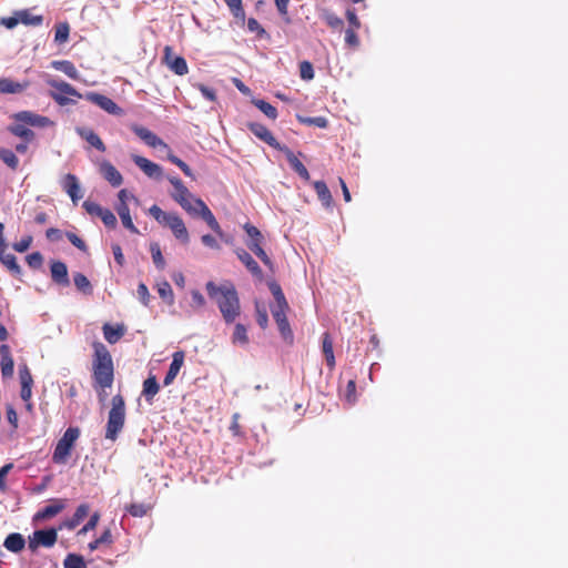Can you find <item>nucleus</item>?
<instances>
[{
    "label": "nucleus",
    "mask_w": 568,
    "mask_h": 568,
    "mask_svg": "<svg viewBox=\"0 0 568 568\" xmlns=\"http://www.w3.org/2000/svg\"><path fill=\"white\" fill-rule=\"evenodd\" d=\"M168 68L178 75H185L189 72L186 60L183 57H174Z\"/></svg>",
    "instance_id": "obj_38"
},
{
    "label": "nucleus",
    "mask_w": 568,
    "mask_h": 568,
    "mask_svg": "<svg viewBox=\"0 0 568 568\" xmlns=\"http://www.w3.org/2000/svg\"><path fill=\"white\" fill-rule=\"evenodd\" d=\"M226 6L229 7L231 13L236 20H240L242 23L245 21V11L243 8L242 0H224Z\"/></svg>",
    "instance_id": "obj_35"
},
{
    "label": "nucleus",
    "mask_w": 568,
    "mask_h": 568,
    "mask_svg": "<svg viewBox=\"0 0 568 568\" xmlns=\"http://www.w3.org/2000/svg\"><path fill=\"white\" fill-rule=\"evenodd\" d=\"M281 151L284 152L287 161L290 162L291 166L297 174H301L304 171V169H306L305 165L297 159V156L287 146H284Z\"/></svg>",
    "instance_id": "obj_41"
},
{
    "label": "nucleus",
    "mask_w": 568,
    "mask_h": 568,
    "mask_svg": "<svg viewBox=\"0 0 568 568\" xmlns=\"http://www.w3.org/2000/svg\"><path fill=\"white\" fill-rule=\"evenodd\" d=\"M125 424V402L122 395L116 394L112 397L111 409L109 410L105 427L106 439L114 442L122 432Z\"/></svg>",
    "instance_id": "obj_4"
},
{
    "label": "nucleus",
    "mask_w": 568,
    "mask_h": 568,
    "mask_svg": "<svg viewBox=\"0 0 568 568\" xmlns=\"http://www.w3.org/2000/svg\"><path fill=\"white\" fill-rule=\"evenodd\" d=\"M58 539V532L54 528L36 530L31 537H29V549L34 552L39 546L50 548L54 546Z\"/></svg>",
    "instance_id": "obj_9"
},
{
    "label": "nucleus",
    "mask_w": 568,
    "mask_h": 568,
    "mask_svg": "<svg viewBox=\"0 0 568 568\" xmlns=\"http://www.w3.org/2000/svg\"><path fill=\"white\" fill-rule=\"evenodd\" d=\"M247 29L250 32L255 33L257 38H264L267 34L265 29L260 24V22L255 18H250L247 20Z\"/></svg>",
    "instance_id": "obj_54"
},
{
    "label": "nucleus",
    "mask_w": 568,
    "mask_h": 568,
    "mask_svg": "<svg viewBox=\"0 0 568 568\" xmlns=\"http://www.w3.org/2000/svg\"><path fill=\"white\" fill-rule=\"evenodd\" d=\"M158 293L160 297L168 303H173V291L169 282L164 281L158 284Z\"/></svg>",
    "instance_id": "obj_48"
},
{
    "label": "nucleus",
    "mask_w": 568,
    "mask_h": 568,
    "mask_svg": "<svg viewBox=\"0 0 568 568\" xmlns=\"http://www.w3.org/2000/svg\"><path fill=\"white\" fill-rule=\"evenodd\" d=\"M13 468V464H6L0 468V491L7 490V475Z\"/></svg>",
    "instance_id": "obj_62"
},
{
    "label": "nucleus",
    "mask_w": 568,
    "mask_h": 568,
    "mask_svg": "<svg viewBox=\"0 0 568 568\" xmlns=\"http://www.w3.org/2000/svg\"><path fill=\"white\" fill-rule=\"evenodd\" d=\"M150 252H151L154 265L159 270H164V267H165V260H164V257L162 255L161 247H160L159 243H151Z\"/></svg>",
    "instance_id": "obj_44"
},
{
    "label": "nucleus",
    "mask_w": 568,
    "mask_h": 568,
    "mask_svg": "<svg viewBox=\"0 0 568 568\" xmlns=\"http://www.w3.org/2000/svg\"><path fill=\"white\" fill-rule=\"evenodd\" d=\"M0 159L12 170H16L19 165V159L9 149L0 148Z\"/></svg>",
    "instance_id": "obj_42"
},
{
    "label": "nucleus",
    "mask_w": 568,
    "mask_h": 568,
    "mask_svg": "<svg viewBox=\"0 0 568 568\" xmlns=\"http://www.w3.org/2000/svg\"><path fill=\"white\" fill-rule=\"evenodd\" d=\"M149 507L144 504H131L126 507V511L133 517H143L146 515Z\"/></svg>",
    "instance_id": "obj_53"
},
{
    "label": "nucleus",
    "mask_w": 568,
    "mask_h": 568,
    "mask_svg": "<svg viewBox=\"0 0 568 568\" xmlns=\"http://www.w3.org/2000/svg\"><path fill=\"white\" fill-rule=\"evenodd\" d=\"M99 172L113 187H118L123 183L122 174L109 161H102L100 163Z\"/></svg>",
    "instance_id": "obj_18"
},
{
    "label": "nucleus",
    "mask_w": 568,
    "mask_h": 568,
    "mask_svg": "<svg viewBox=\"0 0 568 568\" xmlns=\"http://www.w3.org/2000/svg\"><path fill=\"white\" fill-rule=\"evenodd\" d=\"M115 211L119 214L123 226L128 229L130 232L138 234L139 230L133 224L128 203L118 204L115 206Z\"/></svg>",
    "instance_id": "obj_27"
},
{
    "label": "nucleus",
    "mask_w": 568,
    "mask_h": 568,
    "mask_svg": "<svg viewBox=\"0 0 568 568\" xmlns=\"http://www.w3.org/2000/svg\"><path fill=\"white\" fill-rule=\"evenodd\" d=\"M169 181L174 187V191L171 193V196L176 203L184 200L191 194L189 189L183 184V182L178 176L169 178Z\"/></svg>",
    "instance_id": "obj_29"
},
{
    "label": "nucleus",
    "mask_w": 568,
    "mask_h": 568,
    "mask_svg": "<svg viewBox=\"0 0 568 568\" xmlns=\"http://www.w3.org/2000/svg\"><path fill=\"white\" fill-rule=\"evenodd\" d=\"M252 103L262 111L268 119L275 120L278 115L277 110L275 106H273L271 103L264 101V100H253Z\"/></svg>",
    "instance_id": "obj_37"
},
{
    "label": "nucleus",
    "mask_w": 568,
    "mask_h": 568,
    "mask_svg": "<svg viewBox=\"0 0 568 568\" xmlns=\"http://www.w3.org/2000/svg\"><path fill=\"white\" fill-rule=\"evenodd\" d=\"M63 566L64 568H88L83 557L77 554L67 555Z\"/></svg>",
    "instance_id": "obj_46"
},
{
    "label": "nucleus",
    "mask_w": 568,
    "mask_h": 568,
    "mask_svg": "<svg viewBox=\"0 0 568 568\" xmlns=\"http://www.w3.org/2000/svg\"><path fill=\"white\" fill-rule=\"evenodd\" d=\"M19 378L21 386H32L33 378L31 372L27 365H23L19 368Z\"/></svg>",
    "instance_id": "obj_55"
},
{
    "label": "nucleus",
    "mask_w": 568,
    "mask_h": 568,
    "mask_svg": "<svg viewBox=\"0 0 568 568\" xmlns=\"http://www.w3.org/2000/svg\"><path fill=\"white\" fill-rule=\"evenodd\" d=\"M0 262L10 271V273L14 276L21 275V267L17 262V257L11 253H6V251L0 252Z\"/></svg>",
    "instance_id": "obj_31"
},
{
    "label": "nucleus",
    "mask_w": 568,
    "mask_h": 568,
    "mask_svg": "<svg viewBox=\"0 0 568 568\" xmlns=\"http://www.w3.org/2000/svg\"><path fill=\"white\" fill-rule=\"evenodd\" d=\"M48 84L54 89L50 92V97L61 106L74 103L68 97L82 98V94L77 91L74 87L64 81L48 80Z\"/></svg>",
    "instance_id": "obj_8"
},
{
    "label": "nucleus",
    "mask_w": 568,
    "mask_h": 568,
    "mask_svg": "<svg viewBox=\"0 0 568 568\" xmlns=\"http://www.w3.org/2000/svg\"><path fill=\"white\" fill-rule=\"evenodd\" d=\"M92 378L93 387L100 400L106 397L105 389L111 388L114 382V365L111 353L101 342H93Z\"/></svg>",
    "instance_id": "obj_1"
},
{
    "label": "nucleus",
    "mask_w": 568,
    "mask_h": 568,
    "mask_svg": "<svg viewBox=\"0 0 568 568\" xmlns=\"http://www.w3.org/2000/svg\"><path fill=\"white\" fill-rule=\"evenodd\" d=\"M9 131L27 142L31 141L34 136V132L22 124H14L9 126Z\"/></svg>",
    "instance_id": "obj_40"
},
{
    "label": "nucleus",
    "mask_w": 568,
    "mask_h": 568,
    "mask_svg": "<svg viewBox=\"0 0 568 568\" xmlns=\"http://www.w3.org/2000/svg\"><path fill=\"white\" fill-rule=\"evenodd\" d=\"M322 349L327 366L333 369L335 367V356L333 351V342L328 333H324L322 337Z\"/></svg>",
    "instance_id": "obj_30"
},
{
    "label": "nucleus",
    "mask_w": 568,
    "mask_h": 568,
    "mask_svg": "<svg viewBox=\"0 0 568 568\" xmlns=\"http://www.w3.org/2000/svg\"><path fill=\"white\" fill-rule=\"evenodd\" d=\"M89 511L90 506L88 504H81L77 507L73 517L81 523L89 515Z\"/></svg>",
    "instance_id": "obj_63"
},
{
    "label": "nucleus",
    "mask_w": 568,
    "mask_h": 568,
    "mask_svg": "<svg viewBox=\"0 0 568 568\" xmlns=\"http://www.w3.org/2000/svg\"><path fill=\"white\" fill-rule=\"evenodd\" d=\"M3 546L11 552H20L26 546V539L21 534L12 532L6 537Z\"/></svg>",
    "instance_id": "obj_25"
},
{
    "label": "nucleus",
    "mask_w": 568,
    "mask_h": 568,
    "mask_svg": "<svg viewBox=\"0 0 568 568\" xmlns=\"http://www.w3.org/2000/svg\"><path fill=\"white\" fill-rule=\"evenodd\" d=\"M102 331L105 341L110 344H115L124 336L126 327L124 324H116L115 326H112L111 324L105 323L102 326Z\"/></svg>",
    "instance_id": "obj_22"
},
{
    "label": "nucleus",
    "mask_w": 568,
    "mask_h": 568,
    "mask_svg": "<svg viewBox=\"0 0 568 568\" xmlns=\"http://www.w3.org/2000/svg\"><path fill=\"white\" fill-rule=\"evenodd\" d=\"M73 283L80 292L88 294V295L92 294V291H93L92 285L84 274L75 273L73 275Z\"/></svg>",
    "instance_id": "obj_36"
},
{
    "label": "nucleus",
    "mask_w": 568,
    "mask_h": 568,
    "mask_svg": "<svg viewBox=\"0 0 568 568\" xmlns=\"http://www.w3.org/2000/svg\"><path fill=\"white\" fill-rule=\"evenodd\" d=\"M79 427H69L58 440L55 448L52 454V460L54 464H65L71 456L72 449L75 442L80 437Z\"/></svg>",
    "instance_id": "obj_6"
},
{
    "label": "nucleus",
    "mask_w": 568,
    "mask_h": 568,
    "mask_svg": "<svg viewBox=\"0 0 568 568\" xmlns=\"http://www.w3.org/2000/svg\"><path fill=\"white\" fill-rule=\"evenodd\" d=\"M132 161L149 178H152V179H161L162 178L163 170L159 164L150 161L149 159H146L144 156L136 155V154L132 155Z\"/></svg>",
    "instance_id": "obj_13"
},
{
    "label": "nucleus",
    "mask_w": 568,
    "mask_h": 568,
    "mask_svg": "<svg viewBox=\"0 0 568 568\" xmlns=\"http://www.w3.org/2000/svg\"><path fill=\"white\" fill-rule=\"evenodd\" d=\"M235 254L237 258L245 265L247 271L258 281H262L264 275L263 271L252 255L244 248H236Z\"/></svg>",
    "instance_id": "obj_15"
},
{
    "label": "nucleus",
    "mask_w": 568,
    "mask_h": 568,
    "mask_svg": "<svg viewBox=\"0 0 568 568\" xmlns=\"http://www.w3.org/2000/svg\"><path fill=\"white\" fill-rule=\"evenodd\" d=\"M32 241H33L32 236L27 235V236L22 237L19 242L13 243L12 247L14 251H17L19 253H23L29 250V247L32 244Z\"/></svg>",
    "instance_id": "obj_58"
},
{
    "label": "nucleus",
    "mask_w": 568,
    "mask_h": 568,
    "mask_svg": "<svg viewBox=\"0 0 568 568\" xmlns=\"http://www.w3.org/2000/svg\"><path fill=\"white\" fill-rule=\"evenodd\" d=\"M184 357L185 355L183 351H178L173 353L172 363L170 364L169 371L166 372V375L163 379L164 386H169L174 382L181 367L183 366Z\"/></svg>",
    "instance_id": "obj_19"
},
{
    "label": "nucleus",
    "mask_w": 568,
    "mask_h": 568,
    "mask_svg": "<svg viewBox=\"0 0 568 568\" xmlns=\"http://www.w3.org/2000/svg\"><path fill=\"white\" fill-rule=\"evenodd\" d=\"M51 65L55 70L63 72L65 75H68L69 78L73 79V80L79 79V72H78L75 65L71 61H68V60L53 61L51 63Z\"/></svg>",
    "instance_id": "obj_32"
},
{
    "label": "nucleus",
    "mask_w": 568,
    "mask_h": 568,
    "mask_svg": "<svg viewBox=\"0 0 568 568\" xmlns=\"http://www.w3.org/2000/svg\"><path fill=\"white\" fill-rule=\"evenodd\" d=\"M84 98L93 104L100 106L109 114L121 115L123 113V110L112 99H110L106 95L95 92H89L84 95Z\"/></svg>",
    "instance_id": "obj_10"
},
{
    "label": "nucleus",
    "mask_w": 568,
    "mask_h": 568,
    "mask_svg": "<svg viewBox=\"0 0 568 568\" xmlns=\"http://www.w3.org/2000/svg\"><path fill=\"white\" fill-rule=\"evenodd\" d=\"M27 263L31 268H40L43 263V257L40 252H33L27 256Z\"/></svg>",
    "instance_id": "obj_60"
},
{
    "label": "nucleus",
    "mask_w": 568,
    "mask_h": 568,
    "mask_svg": "<svg viewBox=\"0 0 568 568\" xmlns=\"http://www.w3.org/2000/svg\"><path fill=\"white\" fill-rule=\"evenodd\" d=\"M300 77L305 81L314 79V69L311 62L302 61L300 63Z\"/></svg>",
    "instance_id": "obj_52"
},
{
    "label": "nucleus",
    "mask_w": 568,
    "mask_h": 568,
    "mask_svg": "<svg viewBox=\"0 0 568 568\" xmlns=\"http://www.w3.org/2000/svg\"><path fill=\"white\" fill-rule=\"evenodd\" d=\"M256 322L261 328H266L268 325V315L266 308L260 303H255Z\"/></svg>",
    "instance_id": "obj_49"
},
{
    "label": "nucleus",
    "mask_w": 568,
    "mask_h": 568,
    "mask_svg": "<svg viewBox=\"0 0 568 568\" xmlns=\"http://www.w3.org/2000/svg\"><path fill=\"white\" fill-rule=\"evenodd\" d=\"M61 185L73 203H77L82 197L80 183L74 174H65L61 181Z\"/></svg>",
    "instance_id": "obj_17"
},
{
    "label": "nucleus",
    "mask_w": 568,
    "mask_h": 568,
    "mask_svg": "<svg viewBox=\"0 0 568 568\" xmlns=\"http://www.w3.org/2000/svg\"><path fill=\"white\" fill-rule=\"evenodd\" d=\"M288 310H290L288 305H286V306L272 305L271 306V312H272L273 318L276 324L288 321L287 316H286V313Z\"/></svg>",
    "instance_id": "obj_47"
},
{
    "label": "nucleus",
    "mask_w": 568,
    "mask_h": 568,
    "mask_svg": "<svg viewBox=\"0 0 568 568\" xmlns=\"http://www.w3.org/2000/svg\"><path fill=\"white\" fill-rule=\"evenodd\" d=\"M150 215L160 224H164L171 229L174 236L182 243L186 244L190 241V235L184 221L176 213L164 212L160 206L152 205L149 209Z\"/></svg>",
    "instance_id": "obj_5"
},
{
    "label": "nucleus",
    "mask_w": 568,
    "mask_h": 568,
    "mask_svg": "<svg viewBox=\"0 0 568 568\" xmlns=\"http://www.w3.org/2000/svg\"><path fill=\"white\" fill-rule=\"evenodd\" d=\"M231 341L234 345L246 346L248 344L250 338H248L247 328L245 327V325L237 323L234 326V331H233Z\"/></svg>",
    "instance_id": "obj_33"
},
{
    "label": "nucleus",
    "mask_w": 568,
    "mask_h": 568,
    "mask_svg": "<svg viewBox=\"0 0 568 568\" xmlns=\"http://www.w3.org/2000/svg\"><path fill=\"white\" fill-rule=\"evenodd\" d=\"M136 293H138V296H139L140 301L144 305H148L149 301H150V294H149V290H148V287H146V285L144 283H140L139 284Z\"/></svg>",
    "instance_id": "obj_64"
},
{
    "label": "nucleus",
    "mask_w": 568,
    "mask_h": 568,
    "mask_svg": "<svg viewBox=\"0 0 568 568\" xmlns=\"http://www.w3.org/2000/svg\"><path fill=\"white\" fill-rule=\"evenodd\" d=\"M100 515L98 513H94L90 517L88 523L79 530V535L87 534L88 531L93 530L97 527Z\"/></svg>",
    "instance_id": "obj_61"
},
{
    "label": "nucleus",
    "mask_w": 568,
    "mask_h": 568,
    "mask_svg": "<svg viewBox=\"0 0 568 568\" xmlns=\"http://www.w3.org/2000/svg\"><path fill=\"white\" fill-rule=\"evenodd\" d=\"M131 130L149 146L151 148H163L168 151H170V146L161 139L159 138L155 133H153L152 131H150L149 129L144 128V126H141V125H138V124H132L131 125Z\"/></svg>",
    "instance_id": "obj_12"
},
{
    "label": "nucleus",
    "mask_w": 568,
    "mask_h": 568,
    "mask_svg": "<svg viewBox=\"0 0 568 568\" xmlns=\"http://www.w3.org/2000/svg\"><path fill=\"white\" fill-rule=\"evenodd\" d=\"M247 128L257 139L274 148L275 150L281 151L285 146L277 142L272 132L264 124L257 122H248Z\"/></svg>",
    "instance_id": "obj_11"
},
{
    "label": "nucleus",
    "mask_w": 568,
    "mask_h": 568,
    "mask_svg": "<svg viewBox=\"0 0 568 568\" xmlns=\"http://www.w3.org/2000/svg\"><path fill=\"white\" fill-rule=\"evenodd\" d=\"M30 82L23 81L18 82L9 78L0 79V93L1 94H17L23 92L27 88H29Z\"/></svg>",
    "instance_id": "obj_21"
},
{
    "label": "nucleus",
    "mask_w": 568,
    "mask_h": 568,
    "mask_svg": "<svg viewBox=\"0 0 568 568\" xmlns=\"http://www.w3.org/2000/svg\"><path fill=\"white\" fill-rule=\"evenodd\" d=\"M313 186H314L317 197L322 202V204L326 209L332 207L333 196H332V193H331L329 189L327 187L326 183L324 181H315L313 183Z\"/></svg>",
    "instance_id": "obj_26"
},
{
    "label": "nucleus",
    "mask_w": 568,
    "mask_h": 568,
    "mask_svg": "<svg viewBox=\"0 0 568 568\" xmlns=\"http://www.w3.org/2000/svg\"><path fill=\"white\" fill-rule=\"evenodd\" d=\"M277 327H278V331H280V334L282 336V338L287 343V344H292L293 341H294V335H293V332L291 329V326H290V323L288 321L286 322H283V323H278L276 324Z\"/></svg>",
    "instance_id": "obj_51"
},
{
    "label": "nucleus",
    "mask_w": 568,
    "mask_h": 568,
    "mask_svg": "<svg viewBox=\"0 0 568 568\" xmlns=\"http://www.w3.org/2000/svg\"><path fill=\"white\" fill-rule=\"evenodd\" d=\"M14 120L24 124H29L32 126L44 128L52 124V121L47 118L30 111H21L13 115Z\"/></svg>",
    "instance_id": "obj_16"
},
{
    "label": "nucleus",
    "mask_w": 568,
    "mask_h": 568,
    "mask_svg": "<svg viewBox=\"0 0 568 568\" xmlns=\"http://www.w3.org/2000/svg\"><path fill=\"white\" fill-rule=\"evenodd\" d=\"M268 288H270L272 295L274 296V300H275L274 305H282V306L288 305L280 284H277L276 282H271V283H268Z\"/></svg>",
    "instance_id": "obj_45"
},
{
    "label": "nucleus",
    "mask_w": 568,
    "mask_h": 568,
    "mask_svg": "<svg viewBox=\"0 0 568 568\" xmlns=\"http://www.w3.org/2000/svg\"><path fill=\"white\" fill-rule=\"evenodd\" d=\"M160 385L156 381L155 375H150L144 382H143V389L142 395L145 397L148 403H152L154 396L159 393Z\"/></svg>",
    "instance_id": "obj_28"
},
{
    "label": "nucleus",
    "mask_w": 568,
    "mask_h": 568,
    "mask_svg": "<svg viewBox=\"0 0 568 568\" xmlns=\"http://www.w3.org/2000/svg\"><path fill=\"white\" fill-rule=\"evenodd\" d=\"M0 356H1L0 367H1L2 377L3 378L12 377L14 362H13L9 345L2 344L0 346Z\"/></svg>",
    "instance_id": "obj_20"
},
{
    "label": "nucleus",
    "mask_w": 568,
    "mask_h": 568,
    "mask_svg": "<svg viewBox=\"0 0 568 568\" xmlns=\"http://www.w3.org/2000/svg\"><path fill=\"white\" fill-rule=\"evenodd\" d=\"M354 28H347L345 31V43L351 48H356L359 44V39Z\"/></svg>",
    "instance_id": "obj_59"
},
{
    "label": "nucleus",
    "mask_w": 568,
    "mask_h": 568,
    "mask_svg": "<svg viewBox=\"0 0 568 568\" xmlns=\"http://www.w3.org/2000/svg\"><path fill=\"white\" fill-rule=\"evenodd\" d=\"M65 499H52L51 504L36 513L33 520H47L55 517L65 508Z\"/></svg>",
    "instance_id": "obj_14"
},
{
    "label": "nucleus",
    "mask_w": 568,
    "mask_h": 568,
    "mask_svg": "<svg viewBox=\"0 0 568 568\" xmlns=\"http://www.w3.org/2000/svg\"><path fill=\"white\" fill-rule=\"evenodd\" d=\"M205 288L209 297L216 303L225 323H233L241 314V304L235 286L232 283L216 285L210 281Z\"/></svg>",
    "instance_id": "obj_2"
},
{
    "label": "nucleus",
    "mask_w": 568,
    "mask_h": 568,
    "mask_svg": "<svg viewBox=\"0 0 568 568\" xmlns=\"http://www.w3.org/2000/svg\"><path fill=\"white\" fill-rule=\"evenodd\" d=\"M297 121L302 124H305V125H313V126H317V128H321V129H325L328 126V121L326 118L324 116H303V115H297Z\"/></svg>",
    "instance_id": "obj_39"
},
{
    "label": "nucleus",
    "mask_w": 568,
    "mask_h": 568,
    "mask_svg": "<svg viewBox=\"0 0 568 568\" xmlns=\"http://www.w3.org/2000/svg\"><path fill=\"white\" fill-rule=\"evenodd\" d=\"M16 16H18L20 22L26 24V26L38 27V26H41L42 22H43V17L42 16H34V14H32L27 9L26 10L17 11Z\"/></svg>",
    "instance_id": "obj_34"
},
{
    "label": "nucleus",
    "mask_w": 568,
    "mask_h": 568,
    "mask_svg": "<svg viewBox=\"0 0 568 568\" xmlns=\"http://www.w3.org/2000/svg\"><path fill=\"white\" fill-rule=\"evenodd\" d=\"M51 277L59 285L68 286L70 284L68 268L63 262L55 261L51 264Z\"/></svg>",
    "instance_id": "obj_23"
},
{
    "label": "nucleus",
    "mask_w": 568,
    "mask_h": 568,
    "mask_svg": "<svg viewBox=\"0 0 568 568\" xmlns=\"http://www.w3.org/2000/svg\"><path fill=\"white\" fill-rule=\"evenodd\" d=\"M83 209L90 214V215H95L98 217H100V215L103 213V211L105 210L104 207H102L100 204L95 203V202H92V201H84L83 202Z\"/></svg>",
    "instance_id": "obj_56"
},
{
    "label": "nucleus",
    "mask_w": 568,
    "mask_h": 568,
    "mask_svg": "<svg viewBox=\"0 0 568 568\" xmlns=\"http://www.w3.org/2000/svg\"><path fill=\"white\" fill-rule=\"evenodd\" d=\"M70 33V26L67 22L55 26L54 41L58 44H63L68 41Z\"/></svg>",
    "instance_id": "obj_43"
},
{
    "label": "nucleus",
    "mask_w": 568,
    "mask_h": 568,
    "mask_svg": "<svg viewBox=\"0 0 568 568\" xmlns=\"http://www.w3.org/2000/svg\"><path fill=\"white\" fill-rule=\"evenodd\" d=\"M168 160L171 163H173L174 165H176L186 176H190V178L193 176V173H192V170L190 169V166L184 161H182L180 158L174 155L171 152V150L168 153Z\"/></svg>",
    "instance_id": "obj_50"
},
{
    "label": "nucleus",
    "mask_w": 568,
    "mask_h": 568,
    "mask_svg": "<svg viewBox=\"0 0 568 568\" xmlns=\"http://www.w3.org/2000/svg\"><path fill=\"white\" fill-rule=\"evenodd\" d=\"M100 219L106 227L114 229L116 226V217L109 209L103 211V213L100 215Z\"/></svg>",
    "instance_id": "obj_57"
},
{
    "label": "nucleus",
    "mask_w": 568,
    "mask_h": 568,
    "mask_svg": "<svg viewBox=\"0 0 568 568\" xmlns=\"http://www.w3.org/2000/svg\"><path fill=\"white\" fill-rule=\"evenodd\" d=\"M244 230L246 234L250 236V241L246 243L247 247L262 261V263L265 266L273 271L274 264L270 256L264 251V248L262 247L264 237L260 230L250 223H246L244 225Z\"/></svg>",
    "instance_id": "obj_7"
},
{
    "label": "nucleus",
    "mask_w": 568,
    "mask_h": 568,
    "mask_svg": "<svg viewBox=\"0 0 568 568\" xmlns=\"http://www.w3.org/2000/svg\"><path fill=\"white\" fill-rule=\"evenodd\" d=\"M179 204L185 210L187 213L193 215H199L203 219V221L209 225V227L221 239L224 237V232L221 229L217 220L213 215L212 211L204 203L203 200L194 197L191 193L187 197L180 201Z\"/></svg>",
    "instance_id": "obj_3"
},
{
    "label": "nucleus",
    "mask_w": 568,
    "mask_h": 568,
    "mask_svg": "<svg viewBox=\"0 0 568 568\" xmlns=\"http://www.w3.org/2000/svg\"><path fill=\"white\" fill-rule=\"evenodd\" d=\"M77 133L98 151L104 152L106 150L105 144L93 130L77 128Z\"/></svg>",
    "instance_id": "obj_24"
}]
</instances>
